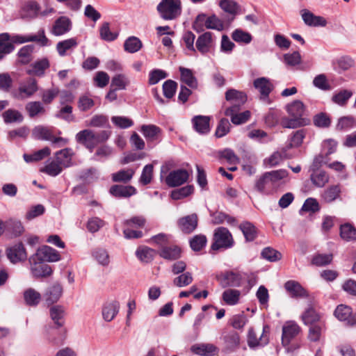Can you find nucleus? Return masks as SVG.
<instances>
[{
	"mask_svg": "<svg viewBox=\"0 0 356 356\" xmlns=\"http://www.w3.org/2000/svg\"><path fill=\"white\" fill-rule=\"evenodd\" d=\"M286 111L291 118L284 117L280 120L282 127L296 129L307 125L309 120L302 118L305 111L304 104L300 100H295L286 106Z\"/></svg>",
	"mask_w": 356,
	"mask_h": 356,
	"instance_id": "1",
	"label": "nucleus"
},
{
	"mask_svg": "<svg viewBox=\"0 0 356 356\" xmlns=\"http://www.w3.org/2000/svg\"><path fill=\"white\" fill-rule=\"evenodd\" d=\"M108 138L109 134L106 131L95 132L88 129L79 131L76 135V142L83 145L91 152L99 144L106 142Z\"/></svg>",
	"mask_w": 356,
	"mask_h": 356,
	"instance_id": "2",
	"label": "nucleus"
},
{
	"mask_svg": "<svg viewBox=\"0 0 356 356\" xmlns=\"http://www.w3.org/2000/svg\"><path fill=\"white\" fill-rule=\"evenodd\" d=\"M156 10L160 17L165 20H173L181 15V0H161Z\"/></svg>",
	"mask_w": 356,
	"mask_h": 356,
	"instance_id": "3",
	"label": "nucleus"
},
{
	"mask_svg": "<svg viewBox=\"0 0 356 356\" xmlns=\"http://www.w3.org/2000/svg\"><path fill=\"white\" fill-rule=\"evenodd\" d=\"M232 234L227 228L220 227L215 229L211 248L213 250L230 248L234 245Z\"/></svg>",
	"mask_w": 356,
	"mask_h": 356,
	"instance_id": "4",
	"label": "nucleus"
},
{
	"mask_svg": "<svg viewBox=\"0 0 356 356\" xmlns=\"http://www.w3.org/2000/svg\"><path fill=\"white\" fill-rule=\"evenodd\" d=\"M29 263L31 273L35 278L47 277L52 274L51 267L46 262L39 261L31 256L29 258Z\"/></svg>",
	"mask_w": 356,
	"mask_h": 356,
	"instance_id": "5",
	"label": "nucleus"
},
{
	"mask_svg": "<svg viewBox=\"0 0 356 356\" xmlns=\"http://www.w3.org/2000/svg\"><path fill=\"white\" fill-rule=\"evenodd\" d=\"M33 136L38 140L51 141L53 144L63 143V145H65L67 143V140L65 138L54 136L52 130L46 127H35L33 130Z\"/></svg>",
	"mask_w": 356,
	"mask_h": 356,
	"instance_id": "6",
	"label": "nucleus"
},
{
	"mask_svg": "<svg viewBox=\"0 0 356 356\" xmlns=\"http://www.w3.org/2000/svg\"><path fill=\"white\" fill-rule=\"evenodd\" d=\"M334 316L340 321H346L348 326H356V313H353L352 308L346 305H338Z\"/></svg>",
	"mask_w": 356,
	"mask_h": 356,
	"instance_id": "7",
	"label": "nucleus"
},
{
	"mask_svg": "<svg viewBox=\"0 0 356 356\" xmlns=\"http://www.w3.org/2000/svg\"><path fill=\"white\" fill-rule=\"evenodd\" d=\"M189 178V173L185 169L170 171L165 178V183L169 187H177L186 183Z\"/></svg>",
	"mask_w": 356,
	"mask_h": 356,
	"instance_id": "8",
	"label": "nucleus"
},
{
	"mask_svg": "<svg viewBox=\"0 0 356 356\" xmlns=\"http://www.w3.org/2000/svg\"><path fill=\"white\" fill-rule=\"evenodd\" d=\"M216 280L222 288L238 287L241 285V275L233 271H226L216 275Z\"/></svg>",
	"mask_w": 356,
	"mask_h": 356,
	"instance_id": "9",
	"label": "nucleus"
},
{
	"mask_svg": "<svg viewBox=\"0 0 356 356\" xmlns=\"http://www.w3.org/2000/svg\"><path fill=\"white\" fill-rule=\"evenodd\" d=\"M240 110L241 107H238V104L232 105L225 110V114L231 118L233 124H241L245 123L250 119L251 113L249 111L240 113Z\"/></svg>",
	"mask_w": 356,
	"mask_h": 356,
	"instance_id": "10",
	"label": "nucleus"
},
{
	"mask_svg": "<svg viewBox=\"0 0 356 356\" xmlns=\"http://www.w3.org/2000/svg\"><path fill=\"white\" fill-rule=\"evenodd\" d=\"M36 259L44 262H54L60 260V257L58 251L50 246L44 245L38 248L32 255Z\"/></svg>",
	"mask_w": 356,
	"mask_h": 356,
	"instance_id": "11",
	"label": "nucleus"
},
{
	"mask_svg": "<svg viewBox=\"0 0 356 356\" xmlns=\"http://www.w3.org/2000/svg\"><path fill=\"white\" fill-rule=\"evenodd\" d=\"M268 327L264 326L263 328L262 333L260 337L258 339L257 334H256L254 329L250 328L248 331V344L250 348H254L256 346H263L268 343Z\"/></svg>",
	"mask_w": 356,
	"mask_h": 356,
	"instance_id": "12",
	"label": "nucleus"
},
{
	"mask_svg": "<svg viewBox=\"0 0 356 356\" xmlns=\"http://www.w3.org/2000/svg\"><path fill=\"white\" fill-rule=\"evenodd\" d=\"M7 257L9 260L16 264L25 261L27 259V253L22 243H18L6 250Z\"/></svg>",
	"mask_w": 356,
	"mask_h": 356,
	"instance_id": "13",
	"label": "nucleus"
},
{
	"mask_svg": "<svg viewBox=\"0 0 356 356\" xmlns=\"http://www.w3.org/2000/svg\"><path fill=\"white\" fill-rule=\"evenodd\" d=\"M213 34L211 32H205L198 36L195 42V49L202 54H206L213 48Z\"/></svg>",
	"mask_w": 356,
	"mask_h": 356,
	"instance_id": "14",
	"label": "nucleus"
},
{
	"mask_svg": "<svg viewBox=\"0 0 356 356\" xmlns=\"http://www.w3.org/2000/svg\"><path fill=\"white\" fill-rule=\"evenodd\" d=\"M198 218L197 214L192 213L178 220V226L179 229L185 234H191L197 227Z\"/></svg>",
	"mask_w": 356,
	"mask_h": 356,
	"instance_id": "15",
	"label": "nucleus"
},
{
	"mask_svg": "<svg viewBox=\"0 0 356 356\" xmlns=\"http://www.w3.org/2000/svg\"><path fill=\"white\" fill-rule=\"evenodd\" d=\"M301 318L306 325L310 326L325 322L323 319V315L318 312L312 306H309L302 313Z\"/></svg>",
	"mask_w": 356,
	"mask_h": 356,
	"instance_id": "16",
	"label": "nucleus"
},
{
	"mask_svg": "<svg viewBox=\"0 0 356 356\" xmlns=\"http://www.w3.org/2000/svg\"><path fill=\"white\" fill-rule=\"evenodd\" d=\"M63 293V287L58 283H55L48 287L44 293V299L47 306L56 302Z\"/></svg>",
	"mask_w": 356,
	"mask_h": 356,
	"instance_id": "17",
	"label": "nucleus"
},
{
	"mask_svg": "<svg viewBox=\"0 0 356 356\" xmlns=\"http://www.w3.org/2000/svg\"><path fill=\"white\" fill-rule=\"evenodd\" d=\"M38 90V82L35 79L29 78L24 84L18 88V97L26 99L33 96Z\"/></svg>",
	"mask_w": 356,
	"mask_h": 356,
	"instance_id": "18",
	"label": "nucleus"
},
{
	"mask_svg": "<svg viewBox=\"0 0 356 356\" xmlns=\"http://www.w3.org/2000/svg\"><path fill=\"white\" fill-rule=\"evenodd\" d=\"M300 332V326L294 322H288L282 327V341L284 345L289 344L291 339Z\"/></svg>",
	"mask_w": 356,
	"mask_h": 356,
	"instance_id": "19",
	"label": "nucleus"
},
{
	"mask_svg": "<svg viewBox=\"0 0 356 356\" xmlns=\"http://www.w3.org/2000/svg\"><path fill=\"white\" fill-rule=\"evenodd\" d=\"M15 41L19 43L35 42L42 47L47 46L49 44V39L46 37L44 29L39 30L38 33L35 35L17 36Z\"/></svg>",
	"mask_w": 356,
	"mask_h": 356,
	"instance_id": "20",
	"label": "nucleus"
},
{
	"mask_svg": "<svg viewBox=\"0 0 356 356\" xmlns=\"http://www.w3.org/2000/svg\"><path fill=\"white\" fill-rule=\"evenodd\" d=\"M110 193L118 198L129 197L136 193V189L132 186L113 185L110 188Z\"/></svg>",
	"mask_w": 356,
	"mask_h": 356,
	"instance_id": "21",
	"label": "nucleus"
},
{
	"mask_svg": "<svg viewBox=\"0 0 356 356\" xmlns=\"http://www.w3.org/2000/svg\"><path fill=\"white\" fill-rule=\"evenodd\" d=\"M210 118L204 115H197L192 119L194 129L200 134H207L210 131Z\"/></svg>",
	"mask_w": 356,
	"mask_h": 356,
	"instance_id": "22",
	"label": "nucleus"
},
{
	"mask_svg": "<svg viewBox=\"0 0 356 356\" xmlns=\"http://www.w3.org/2000/svg\"><path fill=\"white\" fill-rule=\"evenodd\" d=\"M253 85L257 89L261 96L262 99L268 98L269 94L273 89V86L266 77H261L254 81Z\"/></svg>",
	"mask_w": 356,
	"mask_h": 356,
	"instance_id": "23",
	"label": "nucleus"
},
{
	"mask_svg": "<svg viewBox=\"0 0 356 356\" xmlns=\"http://www.w3.org/2000/svg\"><path fill=\"white\" fill-rule=\"evenodd\" d=\"M302 18L304 22L309 26H325L327 24L324 17L316 16L307 10H302Z\"/></svg>",
	"mask_w": 356,
	"mask_h": 356,
	"instance_id": "24",
	"label": "nucleus"
},
{
	"mask_svg": "<svg viewBox=\"0 0 356 356\" xmlns=\"http://www.w3.org/2000/svg\"><path fill=\"white\" fill-rule=\"evenodd\" d=\"M70 29V20L65 17H60L55 21L51 33L54 35H61L68 32Z\"/></svg>",
	"mask_w": 356,
	"mask_h": 356,
	"instance_id": "25",
	"label": "nucleus"
},
{
	"mask_svg": "<svg viewBox=\"0 0 356 356\" xmlns=\"http://www.w3.org/2000/svg\"><path fill=\"white\" fill-rule=\"evenodd\" d=\"M49 315L57 328L63 327L65 323V311L63 306L54 305L49 309Z\"/></svg>",
	"mask_w": 356,
	"mask_h": 356,
	"instance_id": "26",
	"label": "nucleus"
},
{
	"mask_svg": "<svg viewBox=\"0 0 356 356\" xmlns=\"http://www.w3.org/2000/svg\"><path fill=\"white\" fill-rule=\"evenodd\" d=\"M225 99L228 102H232V105L238 104V107H241L246 102L247 96L243 92L229 89L225 92Z\"/></svg>",
	"mask_w": 356,
	"mask_h": 356,
	"instance_id": "27",
	"label": "nucleus"
},
{
	"mask_svg": "<svg viewBox=\"0 0 356 356\" xmlns=\"http://www.w3.org/2000/svg\"><path fill=\"white\" fill-rule=\"evenodd\" d=\"M14 44L10 41V35L7 33L0 34V60L13 51Z\"/></svg>",
	"mask_w": 356,
	"mask_h": 356,
	"instance_id": "28",
	"label": "nucleus"
},
{
	"mask_svg": "<svg viewBox=\"0 0 356 356\" xmlns=\"http://www.w3.org/2000/svg\"><path fill=\"white\" fill-rule=\"evenodd\" d=\"M39 10V4L34 1H30L26 3L22 8L19 15L22 19H32L37 16Z\"/></svg>",
	"mask_w": 356,
	"mask_h": 356,
	"instance_id": "29",
	"label": "nucleus"
},
{
	"mask_svg": "<svg viewBox=\"0 0 356 356\" xmlns=\"http://www.w3.org/2000/svg\"><path fill=\"white\" fill-rule=\"evenodd\" d=\"M326 330L325 321L309 326L308 339L313 342L319 341Z\"/></svg>",
	"mask_w": 356,
	"mask_h": 356,
	"instance_id": "30",
	"label": "nucleus"
},
{
	"mask_svg": "<svg viewBox=\"0 0 356 356\" xmlns=\"http://www.w3.org/2000/svg\"><path fill=\"white\" fill-rule=\"evenodd\" d=\"M284 287L293 298L304 297L307 296L305 289L296 281H287L284 284Z\"/></svg>",
	"mask_w": 356,
	"mask_h": 356,
	"instance_id": "31",
	"label": "nucleus"
},
{
	"mask_svg": "<svg viewBox=\"0 0 356 356\" xmlns=\"http://www.w3.org/2000/svg\"><path fill=\"white\" fill-rule=\"evenodd\" d=\"M266 173L268 182H270V187L279 186L281 184L282 180L286 178L289 175L288 171L284 169L272 170L266 172Z\"/></svg>",
	"mask_w": 356,
	"mask_h": 356,
	"instance_id": "32",
	"label": "nucleus"
},
{
	"mask_svg": "<svg viewBox=\"0 0 356 356\" xmlns=\"http://www.w3.org/2000/svg\"><path fill=\"white\" fill-rule=\"evenodd\" d=\"M24 300L26 305L36 307L41 301L42 296L33 288H29L24 291Z\"/></svg>",
	"mask_w": 356,
	"mask_h": 356,
	"instance_id": "33",
	"label": "nucleus"
},
{
	"mask_svg": "<svg viewBox=\"0 0 356 356\" xmlns=\"http://www.w3.org/2000/svg\"><path fill=\"white\" fill-rule=\"evenodd\" d=\"M120 304L118 301H112L104 305L102 309V316L105 321H111L119 311Z\"/></svg>",
	"mask_w": 356,
	"mask_h": 356,
	"instance_id": "34",
	"label": "nucleus"
},
{
	"mask_svg": "<svg viewBox=\"0 0 356 356\" xmlns=\"http://www.w3.org/2000/svg\"><path fill=\"white\" fill-rule=\"evenodd\" d=\"M181 250L177 245L165 246L161 248L159 255L167 260H177L181 257Z\"/></svg>",
	"mask_w": 356,
	"mask_h": 356,
	"instance_id": "35",
	"label": "nucleus"
},
{
	"mask_svg": "<svg viewBox=\"0 0 356 356\" xmlns=\"http://www.w3.org/2000/svg\"><path fill=\"white\" fill-rule=\"evenodd\" d=\"M246 241H253L258 235L257 228L250 222H243L239 225Z\"/></svg>",
	"mask_w": 356,
	"mask_h": 356,
	"instance_id": "36",
	"label": "nucleus"
},
{
	"mask_svg": "<svg viewBox=\"0 0 356 356\" xmlns=\"http://www.w3.org/2000/svg\"><path fill=\"white\" fill-rule=\"evenodd\" d=\"M25 111L31 118H33L39 115H43L46 112L42 102L38 101L28 102L25 106Z\"/></svg>",
	"mask_w": 356,
	"mask_h": 356,
	"instance_id": "37",
	"label": "nucleus"
},
{
	"mask_svg": "<svg viewBox=\"0 0 356 356\" xmlns=\"http://www.w3.org/2000/svg\"><path fill=\"white\" fill-rule=\"evenodd\" d=\"M72 156V149L70 148H65L56 152L55 160L63 168H67L71 163Z\"/></svg>",
	"mask_w": 356,
	"mask_h": 356,
	"instance_id": "38",
	"label": "nucleus"
},
{
	"mask_svg": "<svg viewBox=\"0 0 356 356\" xmlns=\"http://www.w3.org/2000/svg\"><path fill=\"white\" fill-rule=\"evenodd\" d=\"M181 81L191 88L197 87V81L191 70L183 67H179Z\"/></svg>",
	"mask_w": 356,
	"mask_h": 356,
	"instance_id": "39",
	"label": "nucleus"
},
{
	"mask_svg": "<svg viewBox=\"0 0 356 356\" xmlns=\"http://www.w3.org/2000/svg\"><path fill=\"white\" fill-rule=\"evenodd\" d=\"M191 351L201 356H211L214 355L217 348L212 344H195L191 346Z\"/></svg>",
	"mask_w": 356,
	"mask_h": 356,
	"instance_id": "40",
	"label": "nucleus"
},
{
	"mask_svg": "<svg viewBox=\"0 0 356 356\" xmlns=\"http://www.w3.org/2000/svg\"><path fill=\"white\" fill-rule=\"evenodd\" d=\"M50 154L51 149L45 147L33 154H24L23 158L26 163L38 162L49 156Z\"/></svg>",
	"mask_w": 356,
	"mask_h": 356,
	"instance_id": "41",
	"label": "nucleus"
},
{
	"mask_svg": "<svg viewBox=\"0 0 356 356\" xmlns=\"http://www.w3.org/2000/svg\"><path fill=\"white\" fill-rule=\"evenodd\" d=\"M341 187L340 185H332L327 188L323 193L322 197L327 203H331L340 197Z\"/></svg>",
	"mask_w": 356,
	"mask_h": 356,
	"instance_id": "42",
	"label": "nucleus"
},
{
	"mask_svg": "<svg viewBox=\"0 0 356 356\" xmlns=\"http://www.w3.org/2000/svg\"><path fill=\"white\" fill-rule=\"evenodd\" d=\"M135 174V170L131 168L123 169L112 174V180L114 182L128 183Z\"/></svg>",
	"mask_w": 356,
	"mask_h": 356,
	"instance_id": "43",
	"label": "nucleus"
},
{
	"mask_svg": "<svg viewBox=\"0 0 356 356\" xmlns=\"http://www.w3.org/2000/svg\"><path fill=\"white\" fill-rule=\"evenodd\" d=\"M340 236L346 241L356 240V228L350 223L340 226Z\"/></svg>",
	"mask_w": 356,
	"mask_h": 356,
	"instance_id": "44",
	"label": "nucleus"
},
{
	"mask_svg": "<svg viewBox=\"0 0 356 356\" xmlns=\"http://www.w3.org/2000/svg\"><path fill=\"white\" fill-rule=\"evenodd\" d=\"M140 131L147 141H154L157 139L161 129L154 124H144L141 127Z\"/></svg>",
	"mask_w": 356,
	"mask_h": 356,
	"instance_id": "45",
	"label": "nucleus"
},
{
	"mask_svg": "<svg viewBox=\"0 0 356 356\" xmlns=\"http://www.w3.org/2000/svg\"><path fill=\"white\" fill-rule=\"evenodd\" d=\"M241 296V291L236 289H229L225 290L222 295L223 301L229 305H236Z\"/></svg>",
	"mask_w": 356,
	"mask_h": 356,
	"instance_id": "46",
	"label": "nucleus"
},
{
	"mask_svg": "<svg viewBox=\"0 0 356 356\" xmlns=\"http://www.w3.org/2000/svg\"><path fill=\"white\" fill-rule=\"evenodd\" d=\"M143 47L140 40L135 36L128 38L124 43V51L134 54L138 51Z\"/></svg>",
	"mask_w": 356,
	"mask_h": 356,
	"instance_id": "47",
	"label": "nucleus"
},
{
	"mask_svg": "<svg viewBox=\"0 0 356 356\" xmlns=\"http://www.w3.org/2000/svg\"><path fill=\"white\" fill-rule=\"evenodd\" d=\"M329 175L323 170L312 172L310 175L312 184L319 188L323 187L329 181Z\"/></svg>",
	"mask_w": 356,
	"mask_h": 356,
	"instance_id": "48",
	"label": "nucleus"
},
{
	"mask_svg": "<svg viewBox=\"0 0 356 356\" xmlns=\"http://www.w3.org/2000/svg\"><path fill=\"white\" fill-rule=\"evenodd\" d=\"M332 65L335 70L341 72L350 69L354 65V61L350 57L343 56L334 60Z\"/></svg>",
	"mask_w": 356,
	"mask_h": 356,
	"instance_id": "49",
	"label": "nucleus"
},
{
	"mask_svg": "<svg viewBox=\"0 0 356 356\" xmlns=\"http://www.w3.org/2000/svg\"><path fill=\"white\" fill-rule=\"evenodd\" d=\"M155 250L144 246L137 249L136 250V256L138 258L143 262L149 263L152 261L155 255Z\"/></svg>",
	"mask_w": 356,
	"mask_h": 356,
	"instance_id": "50",
	"label": "nucleus"
},
{
	"mask_svg": "<svg viewBox=\"0 0 356 356\" xmlns=\"http://www.w3.org/2000/svg\"><path fill=\"white\" fill-rule=\"evenodd\" d=\"M4 122L7 124L14 122H21L24 120L22 113L15 109H8L3 113Z\"/></svg>",
	"mask_w": 356,
	"mask_h": 356,
	"instance_id": "51",
	"label": "nucleus"
},
{
	"mask_svg": "<svg viewBox=\"0 0 356 356\" xmlns=\"http://www.w3.org/2000/svg\"><path fill=\"white\" fill-rule=\"evenodd\" d=\"M224 341L227 349L234 350L239 346V334L236 331L229 332L224 337Z\"/></svg>",
	"mask_w": 356,
	"mask_h": 356,
	"instance_id": "52",
	"label": "nucleus"
},
{
	"mask_svg": "<svg viewBox=\"0 0 356 356\" xmlns=\"http://www.w3.org/2000/svg\"><path fill=\"white\" fill-rule=\"evenodd\" d=\"M207 239L205 235L197 234L190 240V247L195 252L202 250L207 245Z\"/></svg>",
	"mask_w": 356,
	"mask_h": 356,
	"instance_id": "53",
	"label": "nucleus"
},
{
	"mask_svg": "<svg viewBox=\"0 0 356 356\" xmlns=\"http://www.w3.org/2000/svg\"><path fill=\"white\" fill-rule=\"evenodd\" d=\"M353 92L348 90H341L332 97V100L334 103L343 106L347 104L348 99L352 97Z\"/></svg>",
	"mask_w": 356,
	"mask_h": 356,
	"instance_id": "54",
	"label": "nucleus"
},
{
	"mask_svg": "<svg viewBox=\"0 0 356 356\" xmlns=\"http://www.w3.org/2000/svg\"><path fill=\"white\" fill-rule=\"evenodd\" d=\"M77 42L75 38H70L58 42L56 49L60 56H64L66 51L72 48L76 47Z\"/></svg>",
	"mask_w": 356,
	"mask_h": 356,
	"instance_id": "55",
	"label": "nucleus"
},
{
	"mask_svg": "<svg viewBox=\"0 0 356 356\" xmlns=\"http://www.w3.org/2000/svg\"><path fill=\"white\" fill-rule=\"evenodd\" d=\"M63 168V167L55 160L46 165L40 171L49 176L56 177L62 172Z\"/></svg>",
	"mask_w": 356,
	"mask_h": 356,
	"instance_id": "56",
	"label": "nucleus"
},
{
	"mask_svg": "<svg viewBox=\"0 0 356 356\" xmlns=\"http://www.w3.org/2000/svg\"><path fill=\"white\" fill-rule=\"evenodd\" d=\"M232 38L236 42L245 44H249L252 40L250 33L239 29L233 31Z\"/></svg>",
	"mask_w": 356,
	"mask_h": 356,
	"instance_id": "57",
	"label": "nucleus"
},
{
	"mask_svg": "<svg viewBox=\"0 0 356 356\" xmlns=\"http://www.w3.org/2000/svg\"><path fill=\"white\" fill-rule=\"evenodd\" d=\"M194 191V187L192 185H187L186 186L181 187L179 189L175 190L171 193V197L173 200H177L184 198L191 194H192Z\"/></svg>",
	"mask_w": 356,
	"mask_h": 356,
	"instance_id": "58",
	"label": "nucleus"
},
{
	"mask_svg": "<svg viewBox=\"0 0 356 356\" xmlns=\"http://www.w3.org/2000/svg\"><path fill=\"white\" fill-rule=\"evenodd\" d=\"M332 259V254H317L313 257L312 264L316 266H323L330 264Z\"/></svg>",
	"mask_w": 356,
	"mask_h": 356,
	"instance_id": "59",
	"label": "nucleus"
},
{
	"mask_svg": "<svg viewBox=\"0 0 356 356\" xmlns=\"http://www.w3.org/2000/svg\"><path fill=\"white\" fill-rule=\"evenodd\" d=\"M177 88V83L176 81L168 79L163 84V95L168 98L171 99L175 95Z\"/></svg>",
	"mask_w": 356,
	"mask_h": 356,
	"instance_id": "60",
	"label": "nucleus"
},
{
	"mask_svg": "<svg viewBox=\"0 0 356 356\" xmlns=\"http://www.w3.org/2000/svg\"><path fill=\"white\" fill-rule=\"evenodd\" d=\"M5 229L10 232L14 236H18L24 232V227L20 221L9 220L5 224Z\"/></svg>",
	"mask_w": 356,
	"mask_h": 356,
	"instance_id": "61",
	"label": "nucleus"
},
{
	"mask_svg": "<svg viewBox=\"0 0 356 356\" xmlns=\"http://www.w3.org/2000/svg\"><path fill=\"white\" fill-rule=\"evenodd\" d=\"M261 257L269 261L274 262L281 259L282 254L279 251L268 247L262 250Z\"/></svg>",
	"mask_w": 356,
	"mask_h": 356,
	"instance_id": "62",
	"label": "nucleus"
},
{
	"mask_svg": "<svg viewBox=\"0 0 356 356\" xmlns=\"http://www.w3.org/2000/svg\"><path fill=\"white\" fill-rule=\"evenodd\" d=\"M100 37L106 41H113L118 37V33L111 32L108 22H104L99 29Z\"/></svg>",
	"mask_w": 356,
	"mask_h": 356,
	"instance_id": "63",
	"label": "nucleus"
},
{
	"mask_svg": "<svg viewBox=\"0 0 356 356\" xmlns=\"http://www.w3.org/2000/svg\"><path fill=\"white\" fill-rule=\"evenodd\" d=\"M59 89L56 87H52L49 89L44 90L42 92V101L45 104H51L53 100L58 96Z\"/></svg>",
	"mask_w": 356,
	"mask_h": 356,
	"instance_id": "64",
	"label": "nucleus"
}]
</instances>
